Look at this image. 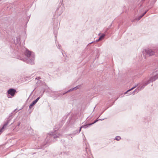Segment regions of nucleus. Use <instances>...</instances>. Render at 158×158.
Returning a JSON list of instances; mask_svg holds the SVG:
<instances>
[{"label": "nucleus", "mask_w": 158, "mask_h": 158, "mask_svg": "<svg viewBox=\"0 0 158 158\" xmlns=\"http://www.w3.org/2000/svg\"><path fill=\"white\" fill-rule=\"evenodd\" d=\"M29 17H25L24 18V20L25 19V21H24L25 23H26V24L27 23L29 20Z\"/></svg>", "instance_id": "nucleus-21"}, {"label": "nucleus", "mask_w": 158, "mask_h": 158, "mask_svg": "<svg viewBox=\"0 0 158 158\" xmlns=\"http://www.w3.org/2000/svg\"><path fill=\"white\" fill-rule=\"evenodd\" d=\"M81 85H77V86L73 88H72V89H69V90H68L66 92H65V93H61L60 94H58V96H62L63 95H64L65 94H66L68 93H69V92H70V91H73V90H76L78 89H79L80 87H81Z\"/></svg>", "instance_id": "nucleus-9"}, {"label": "nucleus", "mask_w": 158, "mask_h": 158, "mask_svg": "<svg viewBox=\"0 0 158 158\" xmlns=\"http://www.w3.org/2000/svg\"><path fill=\"white\" fill-rule=\"evenodd\" d=\"M98 50H97V53H98V52H99L98 51Z\"/></svg>", "instance_id": "nucleus-30"}, {"label": "nucleus", "mask_w": 158, "mask_h": 158, "mask_svg": "<svg viewBox=\"0 0 158 158\" xmlns=\"http://www.w3.org/2000/svg\"><path fill=\"white\" fill-rule=\"evenodd\" d=\"M17 109H15L13 112H11L9 115L8 117L7 118V119L5 123H7L8 125L10 123L12 119L13 118L15 115L16 113L17 112L16 111Z\"/></svg>", "instance_id": "nucleus-8"}, {"label": "nucleus", "mask_w": 158, "mask_h": 158, "mask_svg": "<svg viewBox=\"0 0 158 158\" xmlns=\"http://www.w3.org/2000/svg\"><path fill=\"white\" fill-rule=\"evenodd\" d=\"M57 43H58V42H57Z\"/></svg>", "instance_id": "nucleus-37"}, {"label": "nucleus", "mask_w": 158, "mask_h": 158, "mask_svg": "<svg viewBox=\"0 0 158 158\" xmlns=\"http://www.w3.org/2000/svg\"><path fill=\"white\" fill-rule=\"evenodd\" d=\"M21 109H19V110H21Z\"/></svg>", "instance_id": "nucleus-34"}, {"label": "nucleus", "mask_w": 158, "mask_h": 158, "mask_svg": "<svg viewBox=\"0 0 158 158\" xmlns=\"http://www.w3.org/2000/svg\"><path fill=\"white\" fill-rule=\"evenodd\" d=\"M139 91V89H135L131 93H129V95H131V94H132L133 95H134L135 93H138Z\"/></svg>", "instance_id": "nucleus-17"}, {"label": "nucleus", "mask_w": 158, "mask_h": 158, "mask_svg": "<svg viewBox=\"0 0 158 158\" xmlns=\"http://www.w3.org/2000/svg\"><path fill=\"white\" fill-rule=\"evenodd\" d=\"M31 135H32V133H31Z\"/></svg>", "instance_id": "nucleus-36"}, {"label": "nucleus", "mask_w": 158, "mask_h": 158, "mask_svg": "<svg viewBox=\"0 0 158 158\" xmlns=\"http://www.w3.org/2000/svg\"><path fill=\"white\" fill-rule=\"evenodd\" d=\"M20 124H21V123L19 121L18 123V124H17V126L18 127H19V126L20 125Z\"/></svg>", "instance_id": "nucleus-27"}, {"label": "nucleus", "mask_w": 158, "mask_h": 158, "mask_svg": "<svg viewBox=\"0 0 158 158\" xmlns=\"http://www.w3.org/2000/svg\"><path fill=\"white\" fill-rule=\"evenodd\" d=\"M158 78V73H156L155 75H153V76L150 77L148 81H143L142 83V85L140 87V89L141 90L143 89L148 84H149L150 82H152L155 81Z\"/></svg>", "instance_id": "nucleus-4"}, {"label": "nucleus", "mask_w": 158, "mask_h": 158, "mask_svg": "<svg viewBox=\"0 0 158 158\" xmlns=\"http://www.w3.org/2000/svg\"><path fill=\"white\" fill-rule=\"evenodd\" d=\"M8 125L7 123H5L3 125L2 127L0 128V135L2 133V130Z\"/></svg>", "instance_id": "nucleus-14"}, {"label": "nucleus", "mask_w": 158, "mask_h": 158, "mask_svg": "<svg viewBox=\"0 0 158 158\" xmlns=\"http://www.w3.org/2000/svg\"><path fill=\"white\" fill-rule=\"evenodd\" d=\"M89 124H86L84 125H82L80 127V129H81H81L82 128H84V129H86L87 128L91 126V125H89Z\"/></svg>", "instance_id": "nucleus-15"}, {"label": "nucleus", "mask_w": 158, "mask_h": 158, "mask_svg": "<svg viewBox=\"0 0 158 158\" xmlns=\"http://www.w3.org/2000/svg\"><path fill=\"white\" fill-rule=\"evenodd\" d=\"M121 139V137L120 136H117L115 137V138L114 139V140H116L117 141H119Z\"/></svg>", "instance_id": "nucleus-22"}, {"label": "nucleus", "mask_w": 158, "mask_h": 158, "mask_svg": "<svg viewBox=\"0 0 158 158\" xmlns=\"http://www.w3.org/2000/svg\"><path fill=\"white\" fill-rule=\"evenodd\" d=\"M154 54L155 52L154 51L149 48L145 49L144 51H143V54L145 58H146V57L153 55Z\"/></svg>", "instance_id": "nucleus-5"}, {"label": "nucleus", "mask_w": 158, "mask_h": 158, "mask_svg": "<svg viewBox=\"0 0 158 158\" xmlns=\"http://www.w3.org/2000/svg\"><path fill=\"white\" fill-rule=\"evenodd\" d=\"M81 131V129H79V130L77 129L74 131L73 133L72 134H71L70 135H77Z\"/></svg>", "instance_id": "nucleus-13"}, {"label": "nucleus", "mask_w": 158, "mask_h": 158, "mask_svg": "<svg viewBox=\"0 0 158 158\" xmlns=\"http://www.w3.org/2000/svg\"><path fill=\"white\" fill-rule=\"evenodd\" d=\"M55 37H56V34H55Z\"/></svg>", "instance_id": "nucleus-33"}, {"label": "nucleus", "mask_w": 158, "mask_h": 158, "mask_svg": "<svg viewBox=\"0 0 158 158\" xmlns=\"http://www.w3.org/2000/svg\"><path fill=\"white\" fill-rule=\"evenodd\" d=\"M83 142L85 143V144H84V147L85 148V151L86 152H87L88 150L89 151V145L88 143H86V139L85 136H84V138L83 139Z\"/></svg>", "instance_id": "nucleus-10"}, {"label": "nucleus", "mask_w": 158, "mask_h": 158, "mask_svg": "<svg viewBox=\"0 0 158 158\" xmlns=\"http://www.w3.org/2000/svg\"><path fill=\"white\" fill-rule=\"evenodd\" d=\"M136 87V86H134L131 88V89L128 90L127 91L125 92L124 93V94H127V93L129 92L130 91H131V90H133V89H134L135 87Z\"/></svg>", "instance_id": "nucleus-20"}, {"label": "nucleus", "mask_w": 158, "mask_h": 158, "mask_svg": "<svg viewBox=\"0 0 158 158\" xmlns=\"http://www.w3.org/2000/svg\"><path fill=\"white\" fill-rule=\"evenodd\" d=\"M15 122V120L13 122V123H11V125L14 122Z\"/></svg>", "instance_id": "nucleus-31"}, {"label": "nucleus", "mask_w": 158, "mask_h": 158, "mask_svg": "<svg viewBox=\"0 0 158 158\" xmlns=\"http://www.w3.org/2000/svg\"><path fill=\"white\" fill-rule=\"evenodd\" d=\"M95 42V41H92V42H91V43H89L88 44V45H89V44H91L92 43H94Z\"/></svg>", "instance_id": "nucleus-28"}, {"label": "nucleus", "mask_w": 158, "mask_h": 158, "mask_svg": "<svg viewBox=\"0 0 158 158\" xmlns=\"http://www.w3.org/2000/svg\"><path fill=\"white\" fill-rule=\"evenodd\" d=\"M16 93L15 89L14 88H10L7 91V95L9 98H10L14 97L15 94Z\"/></svg>", "instance_id": "nucleus-7"}, {"label": "nucleus", "mask_w": 158, "mask_h": 158, "mask_svg": "<svg viewBox=\"0 0 158 158\" xmlns=\"http://www.w3.org/2000/svg\"><path fill=\"white\" fill-rule=\"evenodd\" d=\"M32 130L31 129L30 130H29V131H30L31 132V133H32Z\"/></svg>", "instance_id": "nucleus-29"}, {"label": "nucleus", "mask_w": 158, "mask_h": 158, "mask_svg": "<svg viewBox=\"0 0 158 158\" xmlns=\"http://www.w3.org/2000/svg\"><path fill=\"white\" fill-rule=\"evenodd\" d=\"M58 21L57 20H54V23L53 24V28L55 29H57L58 28Z\"/></svg>", "instance_id": "nucleus-12"}, {"label": "nucleus", "mask_w": 158, "mask_h": 158, "mask_svg": "<svg viewBox=\"0 0 158 158\" xmlns=\"http://www.w3.org/2000/svg\"><path fill=\"white\" fill-rule=\"evenodd\" d=\"M101 40L102 39L100 37H99V38L98 39L96 40L95 41L96 42H98V41H100V40Z\"/></svg>", "instance_id": "nucleus-26"}, {"label": "nucleus", "mask_w": 158, "mask_h": 158, "mask_svg": "<svg viewBox=\"0 0 158 158\" xmlns=\"http://www.w3.org/2000/svg\"><path fill=\"white\" fill-rule=\"evenodd\" d=\"M62 51H63L62 50V51L61 52H62V54L63 55V53L62 52Z\"/></svg>", "instance_id": "nucleus-32"}, {"label": "nucleus", "mask_w": 158, "mask_h": 158, "mask_svg": "<svg viewBox=\"0 0 158 158\" xmlns=\"http://www.w3.org/2000/svg\"><path fill=\"white\" fill-rule=\"evenodd\" d=\"M154 74H155V73H154ZM154 75H155V74H154Z\"/></svg>", "instance_id": "nucleus-35"}, {"label": "nucleus", "mask_w": 158, "mask_h": 158, "mask_svg": "<svg viewBox=\"0 0 158 158\" xmlns=\"http://www.w3.org/2000/svg\"><path fill=\"white\" fill-rule=\"evenodd\" d=\"M56 46L57 47V48L59 49H60V47L61 46V45L60 44H57V43H56Z\"/></svg>", "instance_id": "nucleus-24"}, {"label": "nucleus", "mask_w": 158, "mask_h": 158, "mask_svg": "<svg viewBox=\"0 0 158 158\" xmlns=\"http://www.w3.org/2000/svg\"><path fill=\"white\" fill-rule=\"evenodd\" d=\"M64 10V7L62 5H59L56 8L55 12L56 14L58 16H60Z\"/></svg>", "instance_id": "nucleus-6"}, {"label": "nucleus", "mask_w": 158, "mask_h": 158, "mask_svg": "<svg viewBox=\"0 0 158 158\" xmlns=\"http://www.w3.org/2000/svg\"><path fill=\"white\" fill-rule=\"evenodd\" d=\"M157 0H138L135 1L134 6V9L139 10V12H142L143 11L145 8L148 9L137 18H135L133 20L132 22L138 21L139 20L148 10L152 8L154 4Z\"/></svg>", "instance_id": "nucleus-2"}, {"label": "nucleus", "mask_w": 158, "mask_h": 158, "mask_svg": "<svg viewBox=\"0 0 158 158\" xmlns=\"http://www.w3.org/2000/svg\"><path fill=\"white\" fill-rule=\"evenodd\" d=\"M36 103L33 101L30 104L29 106V109H31V108L35 105Z\"/></svg>", "instance_id": "nucleus-19"}, {"label": "nucleus", "mask_w": 158, "mask_h": 158, "mask_svg": "<svg viewBox=\"0 0 158 158\" xmlns=\"http://www.w3.org/2000/svg\"><path fill=\"white\" fill-rule=\"evenodd\" d=\"M107 33V31H106L105 32V33H103L102 34V35L100 36L99 37L101 39H102L103 38H104L106 34Z\"/></svg>", "instance_id": "nucleus-18"}, {"label": "nucleus", "mask_w": 158, "mask_h": 158, "mask_svg": "<svg viewBox=\"0 0 158 158\" xmlns=\"http://www.w3.org/2000/svg\"><path fill=\"white\" fill-rule=\"evenodd\" d=\"M41 95L40 96H39L36 99L33 101L35 103H36L38 101V100H39V99L41 97Z\"/></svg>", "instance_id": "nucleus-23"}, {"label": "nucleus", "mask_w": 158, "mask_h": 158, "mask_svg": "<svg viewBox=\"0 0 158 158\" xmlns=\"http://www.w3.org/2000/svg\"><path fill=\"white\" fill-rule=\"evenodd\" d=\"M98 118H97L95 120L93 123H89V125H92L94 124L95 123H96L98 121H102V120H103L104 119H98Z\"/></svg>", "instance_id": "nucleus-16"}, {"label": "nucleus", "mask_w": 158, "mask_h": 158, "mask_svg": "<svg viewBox=\"0 0 158 158\" xmlns=\"http://www.w3.org/2000/svg\"><path fill=\"white\" fill-rule=\"evenodd\" d=\"M108 108V107H107V108H106V109H105V110H104L103 112H102V113H101V114H100V115H99L98 118H99V117H100V116L101 115V114H102L103 113V112H104V111H105V110L106 109H107Z\"/></svg>", "instance_id": "nucleus-25"}, {"label": "nucleus", "mask_w": 158, "mask_h": 158, "mask_svg": "<svg viewBox=\"0 0 158 158\" xmlns=\"http://www.w3.org/2000/svg\"><path fill=\"white\" fill-rule=\"evenodd\" d=\"M69 115V113L67 115H64L62 118V120L56 125V127L54 130V131L50 132L49 134L47 136L46 139V143L42 145L38 148V149H44L46 147V145L47 144H48V143L50 142L53 139H56V138H59L61 136V135L57 132H56V131L63 125L64 123L65 120Z\"/></svg>", "instance_id": "nucleus-3"}, {"label": "nucleus", "mask_w": 158, "mask_h": 158, "mask_svg": "<svg viewBox=\"0 0 158 158\" xmlns=\"http://www.w3.org/2000/svg\"><path fill=\"white\" fill-rule=\"evenodd\" d=\"M25 37H23L22 35L18 36L15 38H14V41L15 45V46H16V48L15 49V48H13L10 46L11 52L12 53L15 54L14 56H18L19 57H20L19 56L20 55L23 53L26 58H23L20 57V58H18L28 64L32 65L34 64L35 53L23 46V44H25Z\"/></svg>", "instance_id": "nucleus-1"}, {"label": "nucleus", "mask_w": 158, "mask_h": 158, "mask_svg": "<svg viewBox=\"0 0 158 158\" xmlns=\"http://www.w3.org/2000/svg\"><path fill=\"white\" fill-rule=\"evenodd\" d=\"M73 117H70L69 118V121L68 122V123L69 126L71 125H73V124L74 120L73 119Z\"/></svg>", "instance_id": "nucleus-11"}]
</instances>
